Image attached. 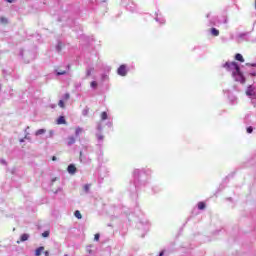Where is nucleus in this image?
Here are the masks:
<instances>
[{"mask_svg":"<svg viewBox=\"0 0 256 256\" xmlns=\"http://www.w3.org/2000/svg\"><path fill=\"white\" fill-rule=\"evenodd\" d=\"M224 68L232 73L235 81H239L242 84L245 83V77H243V73H241V68H239L237 62H226Z\"/></svg>","mask_w":256,"mask_h":256,"instance_id":"1","label":"nucleus"},{"mask_svg":"<svg viewBox=\"0 0 256 256\" xmlns=\"http://www.w3.org/2000/svg\"><path fill=\"white\" fill-rule=\"evenodd\" d=\"M127 65L122 64L119 66V68L117 69V74L120 75V77H127Z\"/></svg>","mask_w":256,"mask_h":256,"instance_id":"2","label":"nucleus"},{"mask_svg":"<svg viewBox=\"0 0 256 256\" xmlns=\"http://www.w3.org/2000/svg\"><path fill=\"white\" fill-rule=\"evenodd\" d=\"M68 173H70V175H75V173H77V167H75L74 164H70L67 168Z\"/></svg>","mask_w":256,"mask_h":256,"instance_id":"3","label":"nucleus"},{"mask_svg":"<svg viewBox=\"0 0 256 256\" xmlns=\"http://www.w3.org/2000/svg\"><path fill=\"white\" fill-rule=\"evenodd\" d=\"M28 240H29V234H22V235L20 236V240H18L17 243H18V244H19V243H23V242L28 241Z\"/></svg>","mask_w":256,"mask_h":256,"instance_id":"4","label":"nucleus"},{"mask_svg":"<svg viewBox=\"0 0 256 256\" xmlns=\"http://www.w3.org/2000/svg\"><path fill=\"white\" fill-rule=\"evenodd\" d=\"M67 124V120H65L64 116H60L57 119V125H66Z\"/></svg>","mask_w":256,"mask_h":256,"instance_id":"5","label":"nucleus"},{"mask_svg":"<svg viewBox=\"0 0 256 256\" xmlns=\"http://www.w3.org/2000/svg\"><path fill=\"white\" fill-rule=\"evenodd\" d=\"M44 251H45V247L40 246V247H38V248L35 250V255H36V256H41V254L44 253Z\"/></svg>","mask_w":256,"mask_h":256,"instance_id":"6","label":"nucleus"},{"mask_svg":"<svg viewBox=\"0 0 256 256\" xmlns=\"http://www.w3.org/2000/svg\"><path fill=\"white\" fill-rule=\"evenodd\" d=\"M246 95H248V97H253V95H255V91L253 90V87H249L247 90H246Z\"/></svg>","mask_w":256,"mask_h":256,"instance_id":"7","label":"nucleus"},{"mask_svg":"<svg viewBox=\"0 0 256 256\" xmlns=\"http://www.w3.org/2000/svg\"><path fill=\"white\" fill-rule=\"evenodd\" d=\"M210 33L213 37H219V30L217 28H211Z\"/></svg>","mask_w":256,"mask_h":256,"instance_id":"8","label":"nucleus"},{"mask_svg":"<svg viewBox=\"0 0 256 256\" xmlns=\"http://www.w3.org/2000/svg\"><path fill=\"white\" fill-rule=\"evenodd\" d=\"M235 59L236 61H240V63H245V58H243V55H241L240 53L235 55Z\"/></svg>","mask_w":256,"mask_h":256,"instance_id":"9","label":"nucleus"},{"mask_svg":"<svg viewBox=\"0 0 256 256\" xmlns=\"http://www.w3.org/2000/svg\"><path fill=\"white\" fill-rule=\"evenodd\" d=\"M45 133H47V130L45 129H39L35 132V135L36 136H39V135H45Z\"/></svg>","mask_w":256,"mask_h":256,"instance_id":"10","label":"nucleus"},{"mask_svg":"<svg viewBox=\"0 0 256 256\" xmlns=\"http://www.w3.org/2000/svg\"><path fill=\"white\" fill-rule=\"evenodd\" d=\"M205 207H207V205L205 204V202H198V209L200 211H203V209H205Z\"/></svg>","mask_w":256,"mask_h":256,"instance_id":"11","label":"nucleus"},{"mask_svg":"<svg viewBox=\"0 0 256 256\" xmlns=\"http://www.w3.org/2000/svg\"><path fill=\"white\" fill-rule=\"evenodd\" d=\"M75 141L76 140H75V138L73 136H69L67 144L68 145H74Z\"/></svg>","mask_w":256,"mask_h":256,"instance_id":"12","label":"nucleus"},{"mask_svg":"<svg viewBox=\"0 0 256 256\" xmlns=\"http://www.w3.org/2000/svg\"><path fill=\"white\" fill-rule=\"evenodd\" d=\"M81 133H83V128H81V127L76 128V130H75L76 137H79V135H81Z\"/></svg>","mask_w":256,"mask_h":256,"instance_id":"13","label":"nucleus"},{"mask_svg":"<svg viewBox=\"0 0 256 256\" xmlns=\"http://www.w3.org/2000/svg\"><path fill=\"white\" fill-rule=\"evenodd\" d=\"M76 219H83V216L81 215V212L79 210H76L74 213Z\"/></svg>","mask_w":256,"mask_h":256,"instance_id":"14","label":"nucleus"},{"mask_svg":"<svg viewBox=\"0 0 256 256\" xmlns=\"http://www.w3.org/2000/svg\"><path fill=\"white\" fill-rule=\"evenodd\" d=\"M107 117H108V116H107V112H102V113H101V120H102V121H107Z\"/></svg>","mask_w":256,"mask_h":256,"instance_id":"15","label":"nucleus"},{"mask_svg":"<svg viewBox=\"0 0 256 256\" xmlns=\"http://www.w3.org/2000/svg\"><path fill=\"white\" fill-rule=\"evenodd\" d=\"M58 106L61 107V109H65V102L63 100H60L58 102Z\"/></svg>","mask_w":256,"mask_h":256,"instance_id":"16","label":"nucleus"},{"mask_svg":"<svg viewBox=\"0 0 256 256\" xmlns=\"http://www.w3.org/2000/svg\"><path fill=\"white\" fill-rule=\"evenodd\" d=\"M71 99V95L69 93L64 94V101H69Z\"/></svg>","mask_w":256,"mask_h":256,"instance_id":"17","label":"nucleus"},{"mask_svg":"<svg viewBox=\"0 0 256 256\" xmlns=\"http://www.w3.org/2000/svg\"><path fill=\"white\" fill-rule=\"evenodd\" d=\"M90 187H91V185H89V184L84 185V191H85V193H89Z\"/></svg>","mask_w":256,"mask_h":256,"instance_id":"18","label":"nucleus"},{"mask_svg":"<svg viewBox=\"0 0 256 256\" xmlns=\"http://www.w3.org/2000/svg\"><path fill=\"white\" fill-rule=\"evenodd\" d=\"M49 235H50L49 230H46V231H44V232L42 233V237H49Z\"/></svg>","mask_w":256,"mask_h":256,"instance_id":"19","label":"nucleus"},{"mask_svg":"<svg viewBox=\"0 0 256 256\" xmlns=\"http://www.w3.org/2000/svg\"><path fill=\"white\" fill-rule=\"evenodd\" d=\"M57 75H67V71L65 70L59 71L57 72Z\"/></svg>","mask_w":256,"mask_h":256,"instance_id":"20","label":"nucleus"},{"mask_svg":"<svg viewBox=\"0 0 256 256\" xmlns=\"http://www.w3.org/2000/svg\"><path fill=\"white\" fill-rule=\"evenodd\" d=\"M97 139H98V141H103L104 137H103V135L98 134L97 135Z\"/></svg>","mask_w":256,"mask_h":256,"instance_id":"21","label":"nucleus"},{"mask_svg":"<svg viewBox=\"0 0 256 256\" xmlns=\"http://www.w3.org/2000/svg\"><path fill=\"white\" fill-rule=\"evenodd\" d=\"M90 85H91V87L96 88L97 87V82L92 81Z\"/></svg>","mask_w":256,"mask_h":256,"instance_id":"22","label":"nucleus"},{"mask_svg":"<svg viewBox=\"0 0 256 256\" xmlns=\"http://www.w3.org/2000/svg\"><path fill=\"white\" fill-rule=\"evenodd\" d=\"M247 133H253V127L252 126L247 128Z\"/></svg>","mask_w":256,"mask_h":256,"instance_id":"23","label":"nucleus"},{"mask_svg":"<svg viewBox=\"0 0 256 256\" xmlns=\"http://www.w3.org/2000/svg\"><path fill=\"white\" fill-rule=\"evenodd\" d=\"M99 237H100L99 234H95V235H94V240L99 241Z\"/></svg>","mask_w":256,"mask_h":256,"instance_id":"24","label":"nucleus"},{"mask_svg":"<svg viewBox=\"0 0 256 256\" xmlns=\"http://www.w3.org/2000/svg\"><path fill=\"white\" fill-rule=\"evenodd\" d=\"M0 21L2 22V23H7V19L6 18H0Z\"/></svg>","mask_w":256,"mask_h":256,"instance_id":"25","label":"nucleus"},{"mask_svg":"<svg viewBox=\"0 0 256 256\" xmlns=\"http://www.w3.org/2000/svg\"><path fill=\"white\" fill-rule=\"evenodd\" d=\"M44 256H49V251H44Z\"/></svg>","mask_w":256,"mask_h":256,"instance_id":"26","label":"nucleus"},{"mask_svg":"<svg viewBox=\"0 0 256 256\" xmlns=\"http://www.w3.org/2000/svg\"><path fill=\"white\" fill-rule=\"evenodd\" d=\"M89 75H91V70L87 71V77H89Z\"/></svg>","mask_w":256,"mask_h":256,"instance_id":"27","label":"nucleus"},{"mask_svg":"<svg viewBox=\"0 0 256 256\" xmlns=\"http://www.w3.org/2000/svg\"><path fill=\"white\" fill-rule=\"evenodd\" d=\"M52 161H57V157H56V156H53V157H52Z\"/></svg>","mask_w":256,"mask_h":256,"instance_id":"28","label":"nucleus"},{"mask_svg":"<svg viewBox=\"0 0 256 256\" xmlns=\"http://www.w3.org/2000/svg\"><path fill=\"white\" fill-rule=\"evenodd\" d=\"M7 3H13L14 0H5Z\"/></svg>","mask_w":256,"mask_h":256,"instance_id":"29","label":"nucleus"},{"mask_svg":"<svg viewBox=\"0 0 256 256\" xmlns=\"http://www.w3.org/2000/svg\"><path fill=\"white\" fill-rule=\"evenodd\" d=\"M164 255V252L162 251V252H160V254H159V256H163Z\"/></svg>","mask_w":256,"mask_h":256,"instance_id":"30","label":"nucleus"},{"mask_svg":"<svg viewBox=\"0 0 256 256\" xmlns=\"http://www.w3.org/2000/svg\"><path fill=\"white\" fill-rule=\"evenodd\" d=\"M251 67H256V64H251Z\"/></svg>","mask_w":256,"mask_h":256,"instance_id":"31","label":"nucleus"},{"mask_svg":"<svg viewBox=\"0 0 256 256\" xmlns=\"http://www.w3.org/2000/svg\"><path fill=\"white\" fill-rule=\"evenodd\" d=\"M64 256H69V255L65 254Z\"/></svg>","mask_w":256,"mask_h":256,"instance_id":"32","label":"nucleus"},{"mask_svg":"<svg viewBox=\"0 0 256 256\" xmlns=\"http://www.w3.org/2000/svg\"><path fill=\"white\" fill-rule=\"evenodd\" d=\"M52 181H55V179H53Z\"/></svg>","mask_w":256,"mask_h":256,"instance_id":"33","label":"nucleus"}]
</instances>
